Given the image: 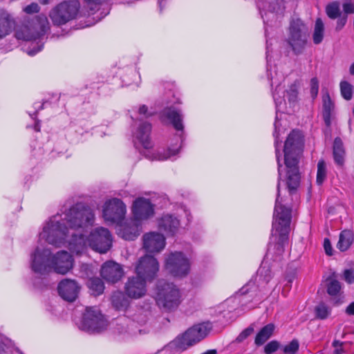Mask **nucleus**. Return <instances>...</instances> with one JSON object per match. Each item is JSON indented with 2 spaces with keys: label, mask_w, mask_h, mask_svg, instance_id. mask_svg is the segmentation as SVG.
I'll return each instance as SVG.
<instances>
[{
  "label": "nucleus",
  "mask_w": 354,
  "mask_h": 354,
  "mask_svg": "<svg viewBox=\"0 0 354 354\" xmlns=\"http://www.w3.org/2000/svg\"><path fill=\"white\" fill-rule=\"evenodd\" d=\"M151 132V124L149 122H144L139 125L136 138L146 149H151L152 147L150 139Z\"/></svg>",
  "instance_id": "obj_26"
},
{
  "label": "nucleus",
  "mask_w": 354,
  "mask_h": 354,
  "mask_svg": "<svg viewBox=\"0 0 354 354\" xmlns=\"http://www.w3.org/2000/svg\"><path fill=\"white\" fill-rule=\"evenodd\" d=\"M87 287L92 291V295L99 296L104 292V283L103 281L97 277H91L87 281Z\"/></svg>",
  "instance_id": "obj_32"
},
{
  "label": "nucleus",
  "mask_w": 354,
  "mask_h": 354,
  "mask_svg": "<svg viewBox=\"0 0 354 354\" xmlns=\"http://www.w3.org/2000/svg\"><path fill=\"white\" fill-rule=\"evenodd\" d=\"M43 46H44V44H41L40 45H37V48H35V47H34L32 49H31L29 52H28V55H35L37 53H38L39 51H40L42 48H43Z\"/></svg>",
  "instance_id": "obj_59"
},
{
  "label": "nucleus",
  "mask_w": 354,
  "mask_h": 354,
  "mask_svg": "<svg viewBox=\"0 0 354 354\" xmlns=\"http://www.w3.org/2000/svg\"><path fill=\"white\" fill-rule=\"evenodd\" d=\"M95 216L93 209L84 203H77L66 213L62 221L50 220L46 226L44 227L40 236L45 238L46 241L52 245H59L64 242L68 231L71 229H85L93 226Z\"/></svg>",
  "instance_id": "obj_1"
},
{
  "label": "nucleus",
  "mask_w": 354,
  "mask_h": 354,
  "mask_svg": "<svg viewBox=\"0 0 354 354\" xmlns=\"http://www.w3.org/2000/svg\"><path fill=\"white\" fill-rule=\"evenodd\" d=\"M345 312L348 315H354V301L346 307Z\"/></svg>",
  "instance_id": "obj_58"
},
{
  "label": "nucleus",
  "mask_w": 354,
  "mask_h": 354,
  "mask_svg": "<svg viewBox=\"0 0 354 354\" xmlns=\"http://www.w3.org/2000/svg\"><path fill=\"white\" fill-rule=\"evenodd\" d=\"M301 87V81L296 80L286 91V97L290 104H294L297 100L299 88Z\"/></svg>",
  "instance_id": "obj_36"
},
{
  "label": "nucleus",
  "mask_w": 354,
  "mask_h": 354,
  "mask_svg": "<svg viewBox=\"0 0 354 354\" xmlns=\"http://www.w3.org/2000/svg\"><path fill=\"white\" fill-rule=\"evenodd\" d=\"M147 283L137 275L129 277L124 286V292L129 298H141L147 292Z\"/></svg>",
  "instance_id": "obj_20"
},
{
  "label": "nucleus",
  "mask_w": 354,
  "mask_h": 354,
  "mask_svg": "<svg viewBox=\"0 0 354 354\" xmlns=\"http://www.w3.org/2000/svg\"><path fill=\"white\" fill-rule=\"evenodd\" d=\"M37 113H38V112H32V113H30L29 115L31 117V118H32L33 120H35V124L33 127L34 130L37 132H39L41 125H40V120L37 119Z\"/></svg>",
  "instance_id": "obj_54"
},
{
  "label": "nucleus",
  "mask_w": 354,
  "mask_h": 354,
  "mask_svg": "<svg viewBox=\"0 0 354 354\" xmlns=\"http://www.w3.org/2000/svg\"><path fill=\"white\" fill-rule=\"evenodd\" d=\"M46 104H50V102H48V101H45L40 106H39L37 107L35 106V109H36V111H39V109H46L47 106H46Z\"/></svg>",
  "instance_id": "obj_61"
},
{
  "label": "nucleus",
  "mask_w": 354,
  "mask_h": 354,
  "mask_svg": "<svg viewBox=\"0 0 354 354\" xmlns=\"http://www.w3.org/2000/svg\"><path fill=\"white\" fill-rule=\"evenodd\" d=\"M342 284L336 279L329 277L326 284L327 293L333 297H337L341 294Z\"/></svg>",
  "instance_id": "obj_34"
},
{
  "label": "nucleus",
  "mask_w": 354,
  "mask_h": 354,
  "mask_svg": "<svg viewBox=\"0 0 354 354\" xmlns=\"http://www.w3.org/2000/svg\"><path fill=\"white\" fill-rule=\"evenodd\" d=\"M280 180L278 178L277 194L273 214L272 226L276 232H290L292 220V209L281 204L280 197Z\"/></svg>",
  "instance_id": "obj_10"
},
{
  "label": "nucleus",
  "mask_w": 354,
  "mask_h": 354,
  "mask_svg": "<svg viewBox=\"0 0 354 354\" xmlns=\"http://www.w3.org/2000/svg\"><path fill=\"white\" fill-rule=\"evenodd\" d=\"M319 90V82L316 77L311 78V97L317 95Z\"/></svg>",
  "instance_id": "obj_51"
},
{
  "label": "nucleus",
  "mask_w": 354,
  "mask_h": 354,
  "mask_svg": "<svg viewBox=\"0 0 354 354\" xmlns=\"http://www.w3.org/2000/svg\"><path fill=\"white\" fill-rule=\"evenodd\" d=\"M132 214L136 221L147 220L154 214L153 205L144 197L137 198L132 205Z\"/></svg>",
  "instance_id": "obj_17"
},
{
  "label": "nucleus",
  "mask_w": 354,
  "mask_h": 354,
  "mask_svg": "<svg viewBox=\"0 0 354 354\" xmlns=\"http://www.w3.org/2000/svg\"><path fill=\"white\" fill-rule=\"evenodd\" d=\"M343 344L344 342L335 339L332 343V346L334 348L333 354H343L344 353Z\"/></svg>",
  "instance_id": "obj_49"
},
{
  "label": "nucleus",
  "mask_w": 354,
  "mask_h": 354,
  "mask_svg": "<svg viewBox=\"0 0 354 354\" xmlns=\"http://www.w3.org/2000/svg\"><path fill=\"white\" fill-rule=\"evenodd\" d=\"M155 300L158 308L165 313L175 311L181 303V294L176 284L159 279L156 285Z\"/></svg>",
  "instance_id": "obj_3"
},
{
  "label": "nucleus",
  "mask_w": 354,
  "mask_h": 354,
  "mask_svg": "<svg viewBox=\"0 0 354 354\" xmlns=\"http://www.w3.org/2000/svg\"><path fill=\"white\" fill-rule=\"evenodd\" d=\"M127 207L124 203L118 198L107 200L102 209V216L106 221L120 224L125 217Z\"/></svg>",
  "instance_id": "obj_12"
},
{
  "label": "nucleus",
  "mask_w": 354,
  "mask_h": 354,
  "mask_svg": "<svg viewBox=\"0 0 354 354\" xmlns=\"http://www.w3.org/2000/svg\"><path fill=\"white\" fill-rule=\"evenodd\" d=\"M349 73L351 75H354V62L349 67Z\"/></svg>",
  "instance_id": "obj_64"
},
{
  "label": "nucleus",
  "mask_w": 354,
  "mask_h": 354,
  "mask_svg": "<svg viewBox=\"0 0 354 354\" xmlns=\"http://www.w3.org/2000/svg\"><path fill=\"white\" fill-rule=\"evenodd\" d=\"M159 263L153 255L147 254L138 259L135 266L136 275L147 281L153 282L158 277Z\"/></svg>",
  "instance_id": "obj_11"
},
{
  "label": "nucleus",
  "mask_w": 354,
  "mask_h": 354,
  "mask_svg": "<svg viewBox=\"0 0 354 354\" xmlns=\"http://www.w3.org/2000/svg\"><path fill=\"white\" fill-rule=\"evenodd\" d=\"M326 12L327 16L332 19H335L340 17L341 12L339 3L337 1H333L328 4L326 7Z\"/></svg>",
  "instance_id": "obj_40"
},
{
  "label": "nucleus",
  "mask_w": 354,
  "mask_h": 354,
  "mask_svg": "<svg viewBox=\"0 0 354 354\" xmlns=\"http://www.w3.org/2000/svg\"><path fill=\"white\" fill-rule=\"evenodd\" d=\"M129 229L124 228L123 237L125 240H133L136 235L135 234L128 233Z\"/></svg>",
  "instance_id": "obj_56"
},
{
  "label": "nucleus",
  "mask_w": 354,
  "mask_h": 354,
  "mask_svg": "<svg viewBox=\"0 0 354 354\" xmlns=\"http://www.w3.org/2000/svg\"><path fill=\"white\" fill-rule=\"evenodd\" d=\"M165 246V238L159 232H151L143 236V248L147 253L160 252Z\"/></svg>",
  "instance_id": "obj_21"
},
{
  "label": "nucleus",
  "mask_w": 354,
  "mask_h": 354,
  "mask_svg": "<svg viewBox=\"0 0 354 354\" xmlns=\"http://www.w3.org/2000/svg\"><path fill=\"white\" fill-rule=\"evenodd\" d=\"M281 343L276 340H272L269 342L268 344H266L263 348V352L266 354H272L273 353L276 352L279 349H281Z\"/></svg>",
  "instance_id": "obj_45"
},
{
  "label": "nucleus",
  "mask_w": 354,
  "mask_h": 354,
  "mask_svg": "<svg viewBox=\"0 0 354 354\" xmlns=\"http://www.w3.org/2000/svg\"><path fill=\"white\" fill-rule=\"evenodd\" d=\"M124 274L122 266L114 261L104 262L100 269L101 277L108 283H115L120 281Z\"/></svg>",
  "instance_id": "obj_19"
},
{
  "label": "nucleus",
  "mask_w": 354,
  "mask_h": 354,
  "mask_svg": "<svg viewBox=\"0 0 354 354\" xmlns=\"http://www.w3.org/2000/svg\"><path fill=\"white\" fill-rule=\"evenodd\" d=\"M326 165L325 161L322 159L317 164V171L316 176V183L318 185H322L326 178Z\"/></svg>",
  "instance_id": "obj_39"
},
{
  "label": "nucleus",
  "mask_w": 354,
  "mask_h": 354,
  "mask_svg": "<svg viewBox=\"0 0 354 354\" xmlns=\"http://www.w3.org/2000/svg\"><path fill=\"white\" fill-rule=\"evenodd\" d=\"M24 10L27 14L37 13L39 11V6L37 3H32L30 5L25 7Z\"/></svg>",
  "instance_id": "obj_52"
},
{
  "label": "nucleus",
  "mask_w": 354,
  "mask_h": 354,
  "mask_svg": "<svg viewBox=\"0 0 354 354\" xmlns=\"http://www.w3.org/2000/svg\"><path fill=\"white\" fill-rule=\"evenodd\" d=\"M255 288V281L252 279L250 280L245 285H244L241 288L239 289L237 293L241 295H246L250 292L252 291L253 288Z\"/></svg>",
  "instance_id": "obj_48"
},
{
  "label": "nucleus",
  "mask_w": 354,
  "mask_h": 354,
  "mask_svg": "<svg viewBox=\"0 0 354 354\" xmlns=\"http://www.w3.org/2000/svg\"><path fill=\"white\" fill-rule=\"evenodd\" d=\"M346 151L343 142L339 137H336L333 145V156L337 165L342 167L344 164Z\"/></svg>",
  "instance_id": "obj_27"
},
{
  "label": "nucleus",
  "mask_w": 354,
  "mask_h": 354,
  "mask_svg": "<svg viewBox=\"0 0 354 354\" xmlns=\"http://www.w3.org/2000/svg\"><path fill=\"white\" fill-rule=\"evenodd\" d=\"M180 103V100L176 97L174 92L171 90H169L165 92L163 98L160 101L156 102L157 105L156 108H162L161 111H180L176 104Z\"/></svg>",
  "instance_id": "obj_24"
},
{
  "label": "nucleus",
  "mask_w": 354,
  "mask_h": 354,
  "mask_svg": "<svg viewBox=\"0 0 354 354\" xmlns=\"http://www.w3.org/2000/svg\"><path fill=\"white\" fill-rule=\"evenodd\" d=\"M80 8V4L77 0L63 1L51 10L50 17L55 26H59L75 19Z\"/></svg>",
  "instance_id": "obj_9"
},
{
  "label": "nucleus",
  "mask_w": 354,
  "mask_h": 354,
  "mask_svg": "<svg viewBox=\"0 0 354 354\" xmlns=\"http://www.w3.org/2000/svg\"><path fill=\"white\" fill-rule=\"evenodd\" d=\"M8 348H9V346L8 345H6L2 341H0V354L6 353Z\"/></svg>",
  "instance_id": "obj_60"
},
{
  "label": "nucleus",
  "mask_w": 354,
  "mask_h": 354,
  "mask_svg": "<svg viewBox=\"0 0 354 354\" xmlns=\"http://www.w3.org/2000/svg\"><path fill=\"white\" fill-rule=\"evenodd\" d=\"M308 28L299 18L290 21L288 37L283 40V45L292 50L295 55L301 54L308 44Z\"/></svg>",
  "instance_id": "obj_4"
},
{
  "label": "nucleus",
  "mask_w": 354,
  "mask_h": 354,
  "mask_svg": "<svg viewBox=\"0 0 354 354\" xmlns=\"http://www.w3.org/2000/svg\"><path fill=\"white\" fill-rule=\"evenodd\" d=\"M129 297L122 291L113 292L111 297V303L113 306L117 310H125L129 306Z\"/></svg>",
  "instance_id": "obj_31"
},
{
  "label": "nucleus",
  "mask_w": 354,
  "mask_h": 354,
  "mask_svg": "<svg viewBox=\"0 0 354 354\" xmlns=\"http://www.w3.org/2000/svg\"><path fill=\"white\" fill-rule=\"evenodd\" d=\"M285 10L284 0H270L268 10L270 12L282 14Z\"/></svg>",
  "instance_id": "obj_41"
},
{
  "label": "nucleus",
  "mask_w": 354,
  "mask_h": 354,
  "mask_svg": "<svg viewBox=\"0 0 354 354\" xmlns=\"http://www.w3.org/2000/svg\"><path fill=\"white\" fill-rule=\"evenodd\" d=\"M50 29L47 17L40 15L26 20L21 28L16 30L17 39L32 41L41 38Z\"/></svg>",
  "instance_id": "obj_5"
},
{
  "label": "nucleus",
  "mask_w": 354,
  "mask_h": 354,
  "mask_svg": "<svg viewBox=\"0 0 354 354\" xmlns=\"http://www.w3.org/2000/svg\"><path fill=\"white\" fill-rule=\"evenodd\" d=\"M73 256L65 250H60L53 254L51 270L57 274H65L73 267Z\"/></svg>",
  "instance_id": "obj_16"
},
{
  "label": "nucleus",
  "mask_w": 354,
  "mask_h": 354,
  "mask_svg": "<svg viewBox=\"0 0 354 354\" xmlns=\"http://www.w3.org/2000/svg\"><path fill=\"white\" fill-rule=\"evenodd\" d=\"M53 254L49 249L37 247L30 255V268L35 273L44 274L51 271Z\"/></svg>",
  "instance_id": "obj_14"
},
{
  "label": "nucleus",
  "mask_w": 354,
  "mask_h": 354,
  "mask_svg": "<svg viewBox=\"0 0 354 354\" xmlns=\"http://www.w3.org/2000/svg\"><path fill=\"white\" fill-rule=\"evenodd\" d=\"M209 324V323H207V324L202 323L193 326L182 335L177 336L169 344V346L181 351L187 350L189 347L201 342L208 335L211 329L207 327Z\"/></svg>",
  "instance_id": "obj_6"
},
{
  "label": "nucleus",
  "mask_w": 354,
  "mask_h": 354,
  "mask_svg": "<svg viewBox=\"0 0 354 354\" xmlns=\"http://www.w3.org/2000/svg\"><path fill=\"white\" fill-rule=\"evenodd\" d=\"M346 20H347V17L346 16H344V17L339 18L337 20V27H336V28L337 30L342 29L344 26V25L346 24Z\"/></svg>",
  "instance_id": "obj_55"
},
{
  "label": "nucleus",
  "mask_w": 354,
  "mask_h": 354,
  "mask_svg": "<svg viewBox=\"0 0 354 354\" xmlns=\"http://www.w3.org/2000/svg\"><path fill=\"white\" fill-rule=\"evenodd\" d=\"M88 244L95 251L106 253L112 245V236L110 231L100 227L91 231L88 236Z\"/></svg>",
  "instance_id": "obj_13"
},
{
  "label": "nucleus",
  "mask_w": 354,
  "mask_h": 354,
  "mask_svg": "<svg viewBox=\"0 0 354 354\" xmlns=\"http://www.w3.org/2000/svg\"><path fill=\"white\" fill-rule=\"evenodd\" d=\"M259 275L263 278L266 283H268L273 277L274 272L272 270V266L270 265H262L259 270Z\"/></svg>",
  "instance_id": "obj_44"
},
{
  "label": "nucleus",
  "mask_w": 354,
  "mask_h": 354,
  "mask_svg": "<svg viewBox=\"0 0 354 354\" xmlns=\"http://www.w3.org/2000/svg\"><path fill=\"white\" fill-rule=\"evenodd\" d=\"M278 233V239L274 245V252L276 255L281 256L285 251V248L289 243L290 232H277Z\"/></svg>",
  "instance_id": "obj_33"
},
{
  "label": "nucleus",
  "mask_w": 354,
  "mask_h": 354,
  "mask_svg": "<svg viewBox=\"0 0 354 354\" xmlns=\"http://www.w3.org/2000/svg\"><path fill=\"white\" fill-rule=\"evenodd\" d=\"M201 354H217V351L216 349H211V350H208Z\"/></svg>",
  "instance_id": "obj_63"
},
{
  "label": "nucleus",
  "mask_w": 354,
  "mask_h": 354,
  "mask_svg": "<svg viewBox=\"0 0 354 354\" xmlns=\"http://www.w3.org/2000/svg\"><path fill=\"white\" fill-rule=\"evenodd\" d=\"M275 326L272 323L264 326L257 334L254 338V344L257 346L263 345L273 335Z\"/></svg>",
  "instance_id": "obj_30"
},
{
  "label": "nucleus",
  "mask_w": 354,
  "mask_h": 354,
  "mask_svg": "<svg viewBox=\"0 0 354 354\" xmlns=\"http://www.w3.org/2000/svg\"><path fill=\"white\" fill-rule=\"evenodd\" d=\"M87 243L88 236L86 234L82 232L74 233L68 241V248L71 252L79 254L86 248Z\"/></svg>",
  "instance_id": "obj_23"
},
{
  "label": "nucleus",
  "mask_w": 354,
  "mask_h": 354,
  "mask_svg": "<svg viewBox=\"0 0 354 354\" xmlns=\"http://www.w3.org/2000/svg\"><path fill=\"white\" fill-rule=\"evenodd\" d=\"M164 267L171 277L183 279L189 274L191 264L189 259L183 252H174L165 258Z\"/></svg>",
  "instance_id": "obj_7"
},
{
  "label": "nucleus",
  "mask_w": 354,
  "mask_h": 354,
  "mask_svg": "<svg viewBox=\"0 0 354 354\" xmlns=\"http://www.w3.org/2000/svg\"><path fill=\"white\" fill-rule=\"evenodd\" d=\"M254 332L253 324L250 325L248 328L244 329L236 338L235 342L241 343L248 338Z\"/></svg>",
  "instance_id": "obj_46"
},
{
  "label": "nucleus",
  "mask_w": 354,
  "mask_h": 354,
  "mask_svg": "<svg viewBox=\"0 0 354 354\" xmlns=\"http://www.w3.org/2000/svg\"><path fill=\"white\" fill-rule=\"evenodd\" d=\"M315 316L318 319H326L331 314V309L324 302L319 303L315 307Z\"/></svg>",
  "instance_id": "obj_37"
},
{
  "label": "nucleus",
  "mask_w": 354,
  "mask_h": 354,
  "mask_svg": "<svg viewBox=\"0 0 354 354\" xmlns=\"http://www.w3.org/2000/svg\"><path fill=\"white\" fill-rule=\"evenodd\" d=\"M294 279V274H287L286 276V279L287 280L288 283H291L292 281V279Z\"/></svg>",
  "instance_id": "obj_62"
},
{
  "label": "nucleus",
  "mask_w": 354,
  "mask_h": 354,
  "mask_svg": "<svg viewBox=\"0 0 354 354\" xmlns=\"http://www.w3.org/2000/svg\"><path fill=\"white\" fill-rule=\"evenodd\" d=\"M299 348L298 339H293L286 345H281V350L283 354H296Z\"/></svg>",
  "instance_id": "obj_42"
},
{
  "label": "nucleus",
  "mask_w": 354,
  "mask_h": 354,
  "mask_svg": "<svg viewBox=\"0 0 354 354\" xmlns=\"http://www.w3.org/2000/svg\"><path fill=\"white\" fill-rule=\"evenodd\" d=\"M324 24L322 19L317 18L315 21L313 40L315 44H320L324 38Z\"/></svg>",
  "instance_id": "obj_35"
},
{
  "label": "nucleus",
  "mask_w": 354,
  "mask_h": 354,
  "mask_svg": "<svg viewBox=\"0 0 354 354\" xmlns=\"http://www.w3.org/2000/svg\"><path fill=\"white\" fill-rule=\"evenodd\" d=\"M274 131H273V137L274 138V148H275V155L276 159L278 165V175L279 176V180H281V173L283 165L281 162V153L279 149V145L282 142V140L280 139V131H281V124L279 123V119L277 115L275 117V122L274 123Z\"/></svg>",
  "instance_id": "obj_25"
},
{
  "label": "nucleus",
  "mask_w": 354,
  "mask_h": 354,
  "mask_svg": "<svg viewBox=\"0 0 354 354\" xmlns=\"http://www.w3.org/2000/svg\"><path fill=\"white\" fill-rule=\"evenodd\" d=\"M342 279L348 284L354 283V270L353 269H345L342 272Z\"/></svg>",
  "instance_id": "obj_47"
},
{
  "label": "nucleus",
  "mask_w": 354,
  "mask_h": 354,
  "mask_svg": "<svg viewBox=\"0 0 354 354\" xmlns=\"http://www.w3.org/2000/svg\"><path fill=\"white\" fill-rule=\"evenodd\" d=\"M15 21L10 15L3 10H0V39L9 35L12 30Z\"/></svg>",
  "instance_id": "obj_29"
},
{
  "label": "nucleus",
  "mask_w": 354,
  "mask_h": 354,
  "mask_svg": "<svg viewBox=\"0 0 354 354\" xmlns=\"http://www.w3.org/2000/svg\"><path fill=\"white\" fill-rule=\"evenodd\" d=\"M339 88L341 95L344 100H351L353 94V86L351 83L346 80H342L339 83Z\"/></svg>",
  "instance_id": "obj_38"
},
{
  "label": "nucleus",
  "mask_w": 354,
  "mask_h": 354,
  "mask_svg": "<svg viewBox=\"0 0 354 354\" xmlns=\"http://www.w3.org/2000/svg\"><path fill=\"white\" fill-rule=\"evenodd\" d=\"M330 113L331 112H324V122L326 125V127H329L330 126L331 122H330Z\"/></svg>",
  "instance_id": "obj_57"
},
{
  "label": "nucleus",
  "mask_w": 354,
  "mask_h": 354,
  "mask_svg": "<svg viewBox=\"0 0 354 354\" xmlns=\"http://www.w3.org/2000/svg\"><path fill=\"white\" fill-rule=\"evenodd\" d=\"M305 136L299 129H292L284 141L283 152L286 169V186L290 194L297 192L300 184L301 176L299 163L303 156Z\"/></svg>",
  "instance_id": "obj_2"
},
{
  "label": "nucleus",
  "mask_w": 354,
  "mask_h": 354,
  "mask_svg": "<svg viewBox=\"0 0 354 354\" xmlns=\"http://www.w3.org/2000/svg\"><path fill=\"white\" fill-rule=\"evenodd\" d=\"M165 115H162L160 116L161 120H164L165 118H167L169 123L173 126V127L178 131H180V134H176L177 136L180 140V145L176 148L173 145H171L168 150L170 152V154L172 156L176 155L180 149L182 147L183 142L185 140L184 137V125L183 123V115L180 114L179 112H165Z\"/></svg>",
  "instance_id": "obj_18"
},
{
  "label": "nucleus",
  "mask_w": 354,
  "mask_h": 354,
  "mask_svg": "<svg viewBox=\"0 0 354 354\" xmlns=\"http://www.w3.org/2000/svg\"><path fill=\"white\" fill-rule=\"evenodd\" d=\"M322 95L323 111H333L335 108V104L329 95L328 90L326 88L322 89Z\"/></svg>",
  "instance_id": "obj_43"
},
{
  "label": "nucleus",
  "mask_w": 354,
  "mask_h": 354,
  "mask_svg": "<svg viewBox=\"0 0 354 354\" xmlns=\"http://www.w3.org/2000/svg\"><path fill=\"white\" fill-rule=\"evenodd\" d=\"M106 322L100 310L95 306H88L82 313L80 329L89 333H99L106 328Z\"/></svg>",
  "instance_id": "obj_8"
},
{
  "label": "nucleus",
  "mask_w": 354,
  "mask_h": 354,
  "mask_svg": "<svg viewBox=\"0 0 354 354\" xmlns=\"http://www.w3.org/2000/svg\"><path fill=\"white\" fill-rule=\"evenodd\" d=\"M343 10L345 14H354V3L348 1L343 3Z\"/></svg>",
  "instance_id": "obj_53"
},
{
  "label": "nucleus",
  "mask_w": 354,
  "mask_h": 354,
  "mask_svg": "<svg viewBox=\"0 0 354 354\" xmlns=\"http://www.w3.org/2000/svg\"><path fill=\"white\" fill-rule=\"evenodd\" d=\"M354 241V233L352 230H342L339 235V241L336 245L340 252L347 251Z\"/></svg>",
  "instance_id": "obj_28"
},
{
  "label": "nucleus",
  "mask_w": 354,
  "mask_h": 354,
  "mask_svg": "<svg viewBox=\"0 0 354 354\" xmlns=\"http://www.w3.org/2000/svg\"><path fill=\"white\" fill-rule=\"evenodd\" d=\"M81 288L76 280L65 278L58 283L57 290L63 300L72 303L78 298Z\"/></svg>",
  "instance_id": "obj_15"
},
{
  "label": "nucleus",
  "mask_w": 354,
  "mask_h": 354,
  "mask_svg": "<svg viewBox=\"0 0 354 354\" xmlns=\"http://www.w3.org/2000/svg\"><path fill=\"white\" fill-rule=\"evenodd\" d=\"M323 246L326 254L329 257H331L333 254V249L331 242L328 238H325L324 239Z\"/></svg>",
  "instance_id": "obj_50"
},
{
  "label": "nucleus",
  "mask_w": 354,
  "mask_h": 354,
  "mask_svg": "<svg viewBox=\"0 0 354 354\" xmlns=\"http://www.w3.org/2000/svg\"><path fill=\"white\" fill-rule=\"evenodd\" d=\"M180 221L171 214L164 215L158 220L159 230L168 236H174L178 231Z\"/></svg>",
  "instance_id": "obj_22"
}]
</instances>
